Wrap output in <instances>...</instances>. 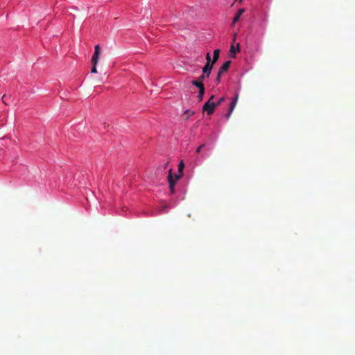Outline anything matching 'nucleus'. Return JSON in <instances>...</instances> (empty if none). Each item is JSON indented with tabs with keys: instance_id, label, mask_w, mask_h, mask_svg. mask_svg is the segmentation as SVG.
Returning <instances> with one entry per match:
<instances>
[{
	"instance_id": "ddd939ff",
	"label": "nucleus",
	"mask_w": 355,
	"mask_h": 355,
	"mask_svg": "<svg viewBox=\"0 0 355 355\" xmlns=\"http://www.w3.org/2000/svg\"><path fill=\"white\" fill-rule=\"evenodd\" d=\"M194 112L193 111H191V110H187L184 112V114H187V119H188L190 116H192L194 114Z\"/></svg>"
},
{
	"instance_id": "9b49d317",
	"label": "nucleus",
	"mask_w": 355,
	"mask_h": 355,
	"mask_svg": "<svg viewBox=\"0 0 355 355\" xmlns=\"http://www.w3.org/2000/svg\"><path fill=\"white\" fill-rule=\"evenodd\" d=\"M203 81H204V80H201V79H200V77H198L197 79L193 80L191 83L193 85L197 87V85H199V83L200 82H203Z\"/></svg>"
},
{
	"instance_id": "f03ea898",
	"label": "nucleus",
	"mask_w": 355,
	"mask_h": 355,
	"mask_svg": "<svg viewBox=\"0 0 355 355\" xmlns=\"http://www.w3.org/2000/svg\"><path fill=\"white\" fill-rule=\"evenodd\" d=\"M212 69L213 63L205 64L202 68V74L199 76L200 79L205 80V78H208L211 74Z\"/></svg>"
},
{
	"instance_id": "2eb2a0df",
	"label": "nucleus",
	"mask_w": 355,
	"mask_h": 355,
	"mask_svg": "<svg viewBox=\"0 0 355 355\" xmlns=\"http://www.w3.org/2000/svg\"><path fill=\"white\" fill-rule=\"evenodd\" d=\"M224 101H225V98L224 97H220L218 100L217 103H215V105H216V107H217V106L220 105L223 102H224Z\"/></svg>"
},
{
	"instance_id": "f257e3e1",
	"label": "nucleus",
	"mask_w": 355,
	"mask_h": 355,
	"mask_svg": "<svg viewBox=\"0 0 355 355\" xmlns=\"http://www.w3.org/2000/svg\"><path fill=\"white\" fill-rule=\"evenodd\" d=\"M216 107L215 103L211 101H207L202 107L203 112H207V114H212Z\"/></svg>"
},
{
	"instance_id": "1a4fd4ad",
	"label": "nucleus",
	"mask_w": 355,
	"mask_h": 355,
	"mask_svg": "<svg viewBox=\"0 0 355 355\" xmlns=\"http://www.w3.org/2000/svg\"><path fill=\"white\" fill-rule=\"evenodd\" d=\"M239 44H237V49H235L234 45H232L231 46V48H230V55L231 57L232 58H235V53L236 51H239Z\"/></svg>"
},
{
	"instance_id": "5701e85b",
	"label": "nucleus",
	"mask_w": 355,
	"mask_h": 355,
	"mask_svg": "<svg viewBox=\"0 0 355 355\" xmlns=\"http://www.w3.org/2000/svg\"><path fill=\"white\" fill-rule=\"evenodd\" d=\"M214 98V95H212V96H210V98H209V101H212V100H213Z\"/></svg>"
},
{
	"instance_id": "6ab92c4d",
	"label": "nucleus",
	"mask_w": 355,
	"mask_h": 355,
	"mask_svg": "<svg viewBox=\"0 0 355 355\" xmlns=\"http://www.w3.org/2000/svg\"><path fill=\"white\" fill-rule=\"evenodd\" d=\"M205 146V144L200 145L196 150V153H200L201 151V149Z\"/></svg>"
},
{
	"instance_id": "9d476101",
	"label": "nucleus",
	"mask_w": 355,
	"mask_h": 355,
	"mask_svg": "<svg viewBox=\"0 0 355 355\" xmlns=\"http://www.w3.org/2000/svg\"><path fill=\"white\" fill-rule=\"evenodd\" d=\"M205 89H201V90L199 91V93H198V98L199 101H202L203 96H204V94H205Z\"/></svg>"
},
{
	"instance_id": "423d86ee",
	"label": "nucleus",
	"mask_w": 355,
	"mask_h": 355,
	"mask_svg": "<svg viewBox=\"0 0 355 355\" xmlns=\"http://www.w3.org/2000/svg\"><path fill=\"white\" fill-rule=\"evenodd\" d=\"M245 12L244 8H240L235 17L233 19L232 24L234 25L236 24L238 21H239L241 16L243 15V13Z\"/></svg>"
},
{
	"instance_id": "39448f33",
	"label": "nucleus",
	"mask_w": 355,
	"mask_h": 355,
	"mask_svg": "<svg viewBox=\"0 0 355 355\" xmlns=\"http://www.w3.org/2000/svg\"><path fill=\"white\" fill-rule=\"evenodd\" d=\"M231 61L230 60H227L226 61L221 67L218 70V72L221 73H224L225 72H227L229 69V68L230 67V65H231Z\"/></svg>"
},
{
	"instance_id": "4be33fe9",
	"label": "nucleus",
	"mask_w": 355,
	"mask_h": 355,
	"mask_svg": "<svg viewBox=\"0 0 355 355\" xmlns=\"http://www.w3.org/2000/svg\"><path fill=\"white\" fill-rule=\"evenodd\" d=\"M5 97H6V96H5V95H4V96L2 97V101H3V102L5 104H7V103H6V100H4Z\"/></svg>"
},
{
	"instance_id": "0eeeda50",
	"label": "nucleus",
	"mask_w": 355,
	"mask_h": 355,
	"mask_svg": "<svg viewBox=\"0 0 355 355\" xmlns=\"http://www.w3.org/2000/svg\"><path fill=\"white\" fill-rule=\"evenodd\" d=\"M177 180H175L172 175V169H170L168 171V182L169 184V186H173L175 187V182Z\"/></svg>"
},
{
	"instance_id": "dca6fc26",
	"label": "nucleus",
	"mask_w": 355,
	"mask_h": 355,
	"mask_svg": "<svg viewBox=\"0 0 355 355\" xmlns=\"http://www.w3.org/2000/svg\"><path fill=\"white\" fill-rule=\"evenodd\" d=\"M196 87L198 88L199 91L201 89H205V85L203 84V82H200L199 85H197Z\"/></svg>"
},
{
	"instance_id": "6e6552de",
	"label": "nucleus",
	"mask_w": 355,
	"mask_h": 355,
	"mask_svg": "<svg viewBox=\"0 0 355 355\" xmlns=\"http://www.w3.org/2000/svg\"><path fill=\"white\" fill-rule=\"evenodd\" d=\"M219 55H220V50L219 49H216L214 50V55H213V60L211 61V63H213V65L217 62V60H218L219 58Z\"/></svg>"
},
{
	"instance_id": "7ed1b4c3",
	"label": "nucleus",
	"mask_w": 355,
	"mask_h": 355,
	"mask_svg": "<svg viewBox=\"0 0 355 355\" xmlns=\"http://www.w3.org/2000/svg\"><path fill=\"white\" fill-rule=\"evenodd\" d=\"M100 54H101L100 46L98 44H97L94 47V53L91 59V62H92V65H97L98 60H99Z\"/></svg>"
},
{
	"instance_id": "f8f14e48",
	"label": "nucleus",
	"mask_w": 355,
	"mask_h": 355,
	"mask_svg": "<svg viewBox=\"0 0 355 355\" xmlns=\"http://www.w3.org/2000/svg\"><path fill=\"white\" fill-rule=\"evenodd\" d=\"M184 168V162H183V161H181L178 165V172L180 173H182V171H183Z\"/></svg>"
},
{
	"instance_id": "f3484780",
	"label": "nucleus",
	"mask_w": 355,
	"mask_h": 355,
	"mask_svg": "<svg viewBox=\"0 0 355 355\" xmlns=\"http://www.w3.org/2000/svg\"><path fill=\"white\" fill-rule=\"evenodd\" d=\"M223 73L218 72L217 77H216V82L219 83L220 82V77Z\"/></svg>"
},
{
	"instance_id": "a211bd4d",
	"label": "nucleus",
	"mask_w": 355,
	"mask_h": 355,
	"mask_svg": "<svg viewBox=\"0 0 355 355\" xmlns=\"http://www.w3.org/2000/svg\"><path fill=\"white\" fill-rule=\"evenodd\" d=\"M91 72L93 73H97L96 65H93L92 66V68L91 69Z\"/></svg>"
},
{
	"instance_id": "b1692460",
	"label": "nucleus",
	"mask_w": 355,
	"mask_h": 355,
	"mask_svg": "<svg viewBox=\"0 0 355 355\" xmlns=\"http://www.w3.org/2000/svg\"><path fill=\"white\" fill-rule=\"evenodd\" d=\"M240 1H241L242 0H239Z\"/></svg>"
},
{
	"instance_id": "4468645a",
	"label": "nucleus",
	"mask_w": 355,
	"mask_h": 355,
	"mask_svg": "<svg viewBox=\"0 0 355 355\" xmlns=\"http://www.w3.org/2000/svg\"><path fill=\"white\" fill-rule=\"evenodd\" d=\"M206 60H207V63H206L205 64H211V57H210V54H209V53H207V55H206Z\"/></svg>"
},
{
	"instance_id": "20e7f679",
	"label": "nucleus",
	"mask_w": 355,
	"mask_h": 355,
	"mask_svg": "<svg viewBox=\"0 0 355 355\" xmlns=\"http://www.w3.org/2000/svg\"><path fill=\"white\" fill-rule=\"evenodd\" d=\"M238 98H239V96L236 95L234 99L232 101L231 103H230V109H229V112L228 113L226 114V118L227 119H229L232 113L233 112L236 105V103H237V101H238Z\"/></svg>"
},
{
	"instance_id": "aec40b11",
	"label": "nucleus",
	"mask_w": 355,
	"mask_h": 355,
	"mask_svg": "<svg viewBox=\"0 0 355 355\" xmlns=\"http://www.w3.org/2000/svg\"><path fill=\"white\" fill-rule=\"evenodd\" d=\"M182 177V173H179V174H175V180H178Z\"/></svg>"
},
{
	"instance_id": "412c9836",
	"label": "nucleus",
	"mask_w": 355,
	"mask_h": 355,
	"mask_svg": "<svg viewBox=\"0 0 355 355\" xmlns=\"http://www.w3.org/2000/svg\"><path fill=\"white\" fill-rule=\"evenodd\" d=\"M169 189H170V191L171 193H174V191H175V187L173 186H169Z\"/></svg>"
}]
</instances>
